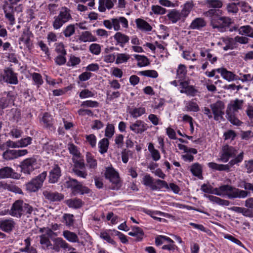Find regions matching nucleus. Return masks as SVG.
<instances>
[{
  "label": "nucleus",
  "instance_id": "1a4fd4ad",
  "mask_svg": "<svg viewBox=\"0 0 253 253\" xmlns=\"http://www.w3.org/2000/svg\"><path fill=\"white\" fill-rule=\"evenodd\" d=\"M210 107L215 121H218L223 119L225 105L222 101L217 100L215 102L211 104Z\"/></svg>",
  "mask_w": 253,
  "mask_h": 253
},
{
  "label": "nucleus",
  "instance_id": "473e14b6",
  "mask_svg": "<svg viewBox=\"0 0 253 253\" xmlns=\"http://www.w3.org/2000/svg\"><path fill=\"white\" fill-rule=\"evenodd\" d=\"M239 34L253 38V28L250 25L243 26L238 29Z\"/></svg>",
  "mask_w": 253,
  "mask_h": 253
},
{
  "label": "nucleus",
  "instance_id": "2eb2a0df",
  "mask_svg": "<svg viewBox=\"0 0 253 253\" xmlns=\"http://www.w3.org/2000/svg\"><path fill=\"white\" fill-rule=\"evenodd\" d=\"M129 128L134 133H142L148 128L147 125L141 120H137L129 126Z\"/></svg>",
  "mask_w": 253,
  "mask_h": 253
},
{
  "label": "nucleus",
  "instance_id": "0e129e2a",
  "mask_svg": "<svg viewBox=\"0 0 253 253\" xmlns=\"http://www.w3.org/2000/svg\"><path fill=\"white\" fill-rule=\"evenodd\" d=\"M65 55H58L54 59L55 63L59 66L65 64L66 62Z\"/></svg>",
  "mask_w": 253,
  "mask_h": 253
},
{
  "label": "nucleus",
  "instance_id": "ddd939ff",
  "mask_svg": "<svg viewBox=\"0 0 253 253\" xmlns=\"http://www.w3.org/2000/svg\"><path fill=\"white\" fill-rule=\"evenodd\" d=\"M3 80L10 84H17L18 83L17 74L9 67L5 68L4 70Z\"/></svg>",
  "mask_w": 253,
  "mask_h": 253
},
{
  "label": "nucleus",
  "instance_id": "de8ad7c7",
  "mask_svg": "<svg viewBox=\"0 0 253 253\" xmlns=\"http://www.w3.org/2000/svg\"><path fill=\"white\" fill-rule=\"evenodd\" d=\"M138 74L153 78H156L158 76V73L155 70H145L140 71L138 73Z\"/></svg>",
  "mask_w": 253,
  "mask_h": 253
},
{
  "label": "nucleus",
  "instance_id": "b1692460",
  "mask_svg": "<svg viewBox=\"0 0 253 253\" xmlns=\"http://www.w3.org/2000/svg\"><path fill=\"white\" fill-rule=\"evenodd\" d=\"M206 25V22L204 18H196L192 21L189 27L191 29L200 30L205 27Z\"/></svg>",
  "mask_w": 253,
  "mask_h": 253
},
{
  "label": "nucleus",
  "instance_id": "49530a36",
  "mask_svg": "<svg viewBox=\"0 0 253 253\" xmlns=\"http://www.w3.org/2000/svg\"><path fill=\"white\" fill-rule=\"evenodd\" d=\"M89 50L92 54L97 55L101 52V46L98 43H92L89 46Z\"/></svg>",
  "mask_w": 253,
  "mask_h": 253
},
{
  "label": "nucleus",
  "instance_id": "6e6d98bb",
  "mask_svg": "<svg viewBox=\"0 0 253 253\" xmlns=\"http://www.w3.org/2000/svg\"><path fill=\"white\" fill-rule=\"evenodd\" d=\"M236 136L235 131L232 129L227 130L223 134L224 140L231 139V140H233Z\"/></svg>",
  "mask_w": 253,
  "mask_h": 253
},
{
  "label": "nucleus",
  "instance_id": "774afa93",
  "mask_svg": "<svg viewBox=\"0 0 253 253\" xmlns=\"http://www.w3.org/2000/svg\"><path fill=\"white\" fill-rule=\"evenodd\" d=\"M94 94L90 90L87 89H83L80 93L79 96L81 98H85L89 97H93Z\"/></svg>",
  "mask_w": 253,
  "mask_h": 253
},
{
  "label": "nucleus",
  "instance_id": "58836bf2",
  "mask_svg": "<svg viewBox=\"0 0 253 253\" xmlns=\"http://www.w3.org/2000/svg\"><path fill=\"white\" fill-rule=\"evenodd\" d=\"M134 57L138 61L137 65L139 67H144L149 64L148 59L145 56L136 54Z\"/></svg>",
  "mask_w": 253,
  "mask_h": 253
},
{
  "label": "nucleus",
  "instance_id": "cd10ccee",
  "mask_svg": "<svg viewBox=\"0 0 253 253\" xmlns=\"http://www.w3.org/2000/svg\"><path fill=\"white\" fill-rule=\"evenodd\" d=\"M114 38L122 47H124V45L127 43L129 40L128 36L121 32L116 33L114 36Z\"/></svg>",
  "mask_w": 253,
  "mask_h": 253
},
{
  "label": "nucleus",
  "instance_id": "dca6fc26",
  "mask_svg": "<svg viewBox=\"0 0 253 253\" xmlns=\"http://www.w3.org/2000/svg\"><path fill=\"white\" fill-rule=\"evenodd\" d=\"M168 19L172 23H176L177 21L181 20L184 22L185 18L181 13V11L173 9L171 10L167 14Z\"/></svg>",
  "mask_w": 253,
  "mask_h": 253
},
{
  "label": "nucleus",
  "instance_id": "a19ab883",
  "mask_svg": "<svg viewBox=\"0 0 253 253\" xmlns=\"http://www.w3.org/2000/svg\"><path fill=\"white\" fill-rule=\"evenodd\" d=\"M2 158L6 161H9L16 159L15 150L8 149L2 154Z\"/></svg>",
  "mask_w": 253,
  "mask_h": 253
},
{
  "label": "nucleus",
  "instance_id": "ea45409f",
  "mask_svg": "<svg viewBox=\"0 0 253 253\" xmlns=\"http://www.w3.org/2000/svg\"><path fill=\"white\" fill-rule=\"evenodd\" d=\"M42 121L44 126L49 128L52 126L53 119L52 116L48 113H45L42 118Z\"/></svg>",
  "mask_w": 253,
  "mask_h": 253
},
{
  "label": "nucleus",
  "instance_id": "aec40b11",
  "mask_svg": "<svg viewBox=\"0 0 253 253\" xmlns=\"http://www.w3.org/2000/svg\"><path fill=\"white\" fill-rule=\"evenodd\" d=\"M15 223L12 219H7L0 220V229L2 231L9 233L14 228Z\"/></svg>",
  "mask_w": 253,
  "mask_h": 253
},
{
  "label": "nucleus",
  "instance_id": "f257e3e1",
  "mask_svg": "<svg viewBox=\"0 0 253 253\" xmlns=\"http://www.w3.org/2000/svg\"><path fill=\"white\" fill-rule=\"evenodd\" d=\"M206 17H209L210 24L213 29H217L220 32H224L232 23L229 17L222 16V11L220 9H210L204 13Z\"/></svg>",
  "mask_w": 253,
  "mask_h": 253
},
{
  "label": "nucleus",
  "instance_id": "c03bdc74",
  "mask_svg": "<svg viewBox=\"0 0 253 253\" xmlns=\"http://www.w3.org/2000/svg\"><path fill=\"white\" fill-rule=\"evenodd\" d=\"M186 73L187 70L186 67L182 64L179 65L177 70V76L178 78L181 80H183Z\"/></svg>",
  "mask_w": 253,
  "mask_h": 253
},
{
  "label": "nucleus",
  "instance_id": "13d9d810",
  "mask_svg": "<svg viewBox=\"0 0 253 253\" xmlns=\"http://www.w3.org/2000/svg\"><path fill=\"white\" fill-rule=\"evenodd\" d=\"M143 183L144 185L150 187L152 190V186L154 185L153 179L150 175H146L143 178Z\"/></svg>",
  "mask_w": 253,
  "mask_h": 253
},
{
  "label": "nucleus",
  "instance_id": "4c0bfd02",
  "mask_svg": "<svg viewBox=\"0 0 253 253\" xmlns=\"http://www.w3.org/2000/svg\"><path fill=\"white\" fill-rule=\"evenodd\" d=\"M86 159L87 165L90 169H94L96 168L97 161L93 158L90 153H86Z\"/></svg>",
  "mask_w": 253,
  "mask_h": 253
},
{
  "label": "nucleus",
  "instance_id": "7c9ffc66",
  "mask_svg": "<svg viewBox=\"0 0 253 253\" xmlns=\"http://www.w3.org/2000/svg\"><path fill=\"white\" fill-rule=\"evenodd\" d=\"M79 40L83 42H95L97 41L96 38L93 36L89 31L83 32L79 36Z\"/></svg>",
  "mask_w": 253,
  "mask_h": 253
},
{
  "label": "nucleus",
  "instance_id": "8fccbe9b",
  "mask_svg": "<svg viewBox=\"0 0 253 253\" xmlns=\"http://www.w3.org/2000/svg\"><path fill=\"white\" fill-rule=\"evenodd\" d=\"M180 92L182 93H185L187 95L194 96L198 92L197 90L195 89L193 86L189 85L186 90L181 89Z\"/></svg>",
  "mask_w": 253,
  "mask_h": 253
},
{
  "label": "nucleus",
  "instance_id": "69168bd1",
  "mask_svg": "<svg viewBox=\"0 0 253 253\" xmlns=\"http://www.w3.org/2000/svg\"><path fill=\"white\" fill-rule=\"evenodd\" d=\"M187 110L190 111L198 112L200 108L198 104L194 102H189L187 106Z\"/></svg>",
  "mask_w": 253,
  "mask_h": 253
},
{
  "label": "nucleus",
  "instance_id": "0eeeda50",
  "mask_svg": "<svg viewBox=\"0 0 253 253\" xmlns=\"http://www.w3.org/2000/svg\"><path fill=\"white\" fill-rule=\"evenodd\" d=\"M47 175L46 171H43L32 178L26 184V189L29 192H36L40 189Z\"/></svg>",
  "mask_w": 253,
  "mask_h": 253
},
{
  "label": "nucleus",
  "instance_id": "412c9836",
  "mask_svg": "<svg viewBox=\"0 0 253 253\" xmlns=\"http://www.w3.org/2000/svg\"><path fill=\"white\" fill-rule=\"evenodd\" d=\"M116 1V0H99L98 10L104 12L106 8L110 9L113 7L114 3Z\"/></svg>",
  "mask_w": 253,
  "mask_h": 253
},
{
  "label": "nucleus",
  "instance_id": "5fc2aeb1",
  "mask_svg": "<svg viewBox=\"0 0 253 253\" xmlns=\"http://www.w3.org/2000/svg\"><path fill=\"white\" fill-rule=\"evenodd\" d=\"M129 58L128 54L125 53L118 54L116 59V63L120 64L126 62Z\"/></svg>",
  "mask_w": 253,
  "mask_h": 253
},
{
  "label": "nucleus",
  "instance_id": "20e7f679",
  "mask_svg": "<svg viewBox=\"0 0 253 253\" xmlns=\"http://www.w3.org/2000/svg\"><path fill=\"white\" fill-rule=\"evenodd\" d=\"M220 189L223 192V196H227L229 199L245 198L250 195L249 191L239 189L229 185H223Z\"/></svg>",
  "mask_w": 253,
  "mask_h": 253
},
{
  "label": "nucleus",
  "instance_id": "052dcab7",
  "mask_svg": "<svg viewBox=\"0 0 253 253\" xmlns=\"http://www.w3.org/2000/svg\"><path fill=\"white\" fill-rule=\"evenodd\" d=\"M32 79L35 84H37L38 86L41 85L43 83L42 76L39 73H34L32 75Z\"/></svg>",
  "mask_w": 253,
  "mask_h": 253
},
{
  "label": "nucleus",
  "instance_id": "bb28decb",
  "mask_svg": "<svg viewBox=\"0 0 253 253\" xmlns=\"http://www.w3.org/2000/svg\"><path fill=\"white\" fill-rule=\"evenodd\" d=\"M204 196L208 198L211 202L213 203H216L220 206H229L230 205V201L224 199H222L219 197L205 194Z\"/></svg>",
  "mask_w": 253,
  "mask_h": 253
},
{
  "label": "nucleus",
  "instance_id": "79ce46f5",
  "mask_svg": "<svg viewBox=\"0 0 253 253\" xmlns=\"http://www.w3.org/2000/svg\"><path fill=\"white\" fill-rule=\"evenodd\" d=\"M155 183V184H154V185L152 186V190H156L163 188H166L167 189H169V185L165 181L157 179Z\"/></svg>",
  "mask_w": 253,
  "mask_h": 253
},
{
  "label": "nucleus",
  "instance_id": "bf43d9fd",
  "mask_svg": "<svg viewBox=\"0 0 253 253\" xmlns=\"http://www.w3.org/2000/svg\"><path fill=\"white\" fill-rule=\"evenodd\" d=\"M81 105L82 107L94 108L97 107L99 106V103L96 101L86 100L83 102Z\"/></svg>",
  "mask_w": 253,
  "mask_h": 253
},
{
  "label": "nucleus",
  "instance_id": "864d4df0",
  "mask_svg": "<svg viewBox=\"0 0 253 253\" xmlns=\"http://www.w3.org/2000/svg\"><path fill=\"white\" fill-rule=\"evenodd\" d=\"M234 41L241 44H247L249 42V39L246 37L236 36L234 39H230V42Z\"/></svg>",
  "mask_w": 253,
  "mask_h": 253
},
{
  "label": "nucleus",
  "instance_id": "338daca9",
  "mask_svg": "<svg viewBox=\"0 0 253 253\" xmlns=\"http://www.w3.org/2000/svg\"><path fill=\"white\" fill-rule=\"evenodd\" d=\"M90 192V190L86 186H83L80 182L77 189V194L80 193L81 195L84 194H88Z\"/></svg>",
  "mask_w": 253,
  "mask_h": 253
},
{
  "label": "nucleus",
  "instance_id": "5701e85b",
  "mask_svg": "<svg viewBox=\"0 0 253 253\" xmlns=\"http://www.w3.org/2000/svg\"><path fill=\"white\" fill-rule=\"evenodd\" d=\"M0 188L15 193L20 194H23L22 190L18 186L13 184L7 183L4 182H0Z\"/></svg>",
  "mask_w": 253,
  "mask_h": 253
},
{
  "label": "nucleus",
  "instance_id": "6e6552de",
  "mask_svg": "<svg viewBox=\"0 0 253 253\" xmlns=\"http://www.w3.org/2000/svg\"><path fill=\"white\" fill-rule=\"evenodd\" d=\"M105 177L108 179L112 183L110 189L112 190H118L122 186L119 173L113 169L108 168L105 173Z\"/></svg>",
  "mask_w": 253,
  "mask_h": 253
},
{
  "label": "nucleus",
  "instance_id": "9b49d317",
  "mask_svg": "<svg viewBox=\"0 0 253 253\" xmlns=\"http://www.w3.org/2000/svg\"><path fill=\"white\" fill-rule=\"evenodd\" d=\"M36 164V160L34 158H30L24 160L20 165L21 172L30 174L34 170V166Z\"/></svg>",
  "mask_w": 253,
  "mask_h": 253
},
{
  "label": "nucleus",
  "instance_id": "f3484780",
  "mask_svg": "<svg viewBox=\"0 0 253 253\" xmlns=\"http://www.w3.org/2000/svg\"><path fill=\"white\" fill-rule=\"evenodd\" d=\"M216 71L221 74V76L224 80L228 82H232L238 80V76H237L231 71H228L226 68H218L216 69Z\"/></svg>",
  "mask_w": 253,
  "mask_h": 253
},
{
  "label": "nucleus",
  "instance_id": "a211bd4d",
  "mask_svg": "<svg viewBox=\"0 0 253 253\" xmlns=\"http://www.w3.org/2000/svg\"><path fill=\"white\" fill-rule=\"evenodd\" d=\"M53 242L51 250L54 252H59L61 248L64 250L71 248L70 246L61 238H56Z\"/></svg>",
  "mask_w": 253,
  "mask_h": 253
},
{
  "label": "nucleus",
  "instance_id": "6ab92c4d",
  "mask_svg": "<svg viewBox=\"0 0 253 253\" xmlns=\"http://www.w3.org/2000/svg\"><path fill=\"white\" fill-rule=\"evenodd\" d=\"M42 194L44 198L51 202L60 201L64 198V195L57 192H51L48 190H44Z\"/></svg>",
  "mask_w": 253,
  "mask_h": 253
},
{
  "label": "nucleus",
  "instance_id": "c9c22d12",
  "mask_svg": "<svg viewBox=\"0 0 253 253\" xmlns=\"http://www.w3.org/2000/svg\"><path fill=\"white\" fill-rule=\"evenodd\" d=\"M207 6L212 9H219L223 5L222 1L220 0H205Z\"/></svg>",
  "mask_w": 253,
  "mask_h": 253
},
{
  "label": "nucleus",
  "instance_id": "09e8293b",
  "mask_svg": "<svg viewBox=\"0 0 253 253\" xmlns=\"http://www.w3.org/2000/svg\"><path fill=\"white\" fill-rule=\"evenodd\" d=\"M55 51L59 55H66L67 52L65 49V46L62 42L57 43L55 44Z\"/></svg>",
  "mask_w": 253,
  "mask_h": 253
},
{
  "label": "nucleus",
  "instance_id": "72a5a7b5",
  "mask_svg": "<svg viewBox=\"0 0 253 253\" xmlns=\"http://www.w3.org/2000/svg\"><path fill=\"white\" fill-rule=\"evenodd\" d=\"M190 171L192 174L198 177L199 178H202V166L198 163H195L193 164L191 167Z\"/></svg>",
  "mask_w": 253,
  "mask_h": 253
},
{
  "label": "nucleus",
  "instance_id": "393cba45",
  "mask_svg": "<svg viewBox=\"0 0 253 253\" xmlns=\"http://www.w3.org/2000/svg\"><path fill=\"white\" fill-rule=\"evenodd\" d=\"M40 243L42 245V249L44 250L51 249L52 244L50 241L49 238L46 236V235L42 234L39 236Z\"/></svg>",
  "mask_w": 253,
  "mask_h": 253
},
{
  "label": "nucleus",
  "instance_id": "37998d69",
  "mask_svg": "<svg viewBox=\"0 0 253 253\" xmlns=\"http://www.w3.org/2000/svg\"><path fill=\"white\" fill-rule=\"evenodd\" d=\"M63 34L65 37L69 38L74 35L75 33V27L73 24L67 26L63 31Z\"/></svg>",
  "mask_w": 253,
  "mask_h": 253
},
{
  "label": "nucleus",
  "instance_id": "a18cd8bd",
  "mask_svg": "<svg viewBox=\"0 0 253 253\" xmlns=\"http://www.w3.org/2000/svg\"><path fill=\"white\" fill-rule=\"evenodd\" d=\"M145 109L143 107L135 108L133 109L130 112L131 115L134 118H137L142 115L145 114Z\"/></svg>",
  "mask_w": 253,
  "mask_h": 253
},
{
  "label": "nucleus",
  "instance_id": "a878e982",
  "mask_svg": "<svg viewBox=\"0 0 253 253\" xmlns=\"http://www.w3.org/2000/svg\"><path fill=\"white\" fill-rule=\"evenodd\" d=\"M128 235L135 237V241H140L143 239L144 232L140 227L134 226L132 228V231L129 232Z\"/></svg>",
  "mask_w": 253,
  "mask_h": 253
},
{
  "label": "nucleus",
  "instance_id": "39448f33",
  "mask_svg": "<svg viewBox=\"0 0 253 253\" xmlns=\"http://www.w3.org/2000/svg\"><path fill=\"white\" fill-rule=\"evenodd\" d=\"M244 153L242 151L234 159H231L227 164H218L213 162L208 163V166L210 168L219 171H230V168L235 165H238L244 159Z\"/></svg>",
  "mask_w": 253,
  "mask_h": 253
},
{
  "label": "nucleus",
  "instance_id": "f704fd0d",
  "mask_svg": "<svg viewBox=\"0 0 253 253\" xmlns=\"http://www.w3.org/2000/svg\"><path fill=\"white\" fill-rule=\"evenodd\" d=\"M194 5L193 1L192 0L187 1L184 3L181 12L185 18L192 10Z\"/></svg>",
  "mask_w": 253,
  "mask_h": 253
},
{
  "label": "nucleus",
  "instance_id": "f8f14e48",
  "mask_svg": "<svg viewBox=\"0 0 253 253\" xmlns=\"http://www.w3.org/2000/svg\"><path fill=\"white\" fill-rule=\"evenodd\" d=\"M61 176V170L60 167L57 165H54L49 172L48 182L54 184L57 183Z\"/></svg>",
  "mask_w": 253,
  "mask_h": 253
},
{
  "label": "nucleus",
  "instance_id": "2f4dec72",
  "mask_svg": "<svg viewBox=\"0 0 253 253\" xmlns=\"http://www.w3.org/2000/svg\"><path fill=\"white\" fill-rule=\"evenodd\" d=\"M66 204L69 208L77 209L81 208L84 204V202L81 199L76 198L67 200Z\"/></svg>",
  "mask_w": 253,
  "mask_h": 253
},
{
  "label": "nucleus",
  "instance_id": "680f3d73",
  "mask_svg": "<svg viewBox=\"0 0 253 253\" xmlns=\"http://www.w3.org/2000/svg\"><path fill=\"white\" fill-rule=\"evenodd\" d=\"M152 10L156 14H164L166 12V9L159 5H153Z\"/></svg>",
  "mask_w": 253,
  "mask_h": 253
},
{
  "label": "nucleus",
  "instance_id": "603ef678",
  "mask_svg": "<svg viewBox=\"0 0 253 253\" xmlns=\"http://www.w3.org/2000/svg\"><path fill=\"white\" fill-rule=\"evenodd\" d=\"M74 215L71 214L65 213L63 215V219L67 226H72L74 224Z\"/></svg>",
  "mask_w": 253,
  "mask_h": 253
},
{
  "label": "nucleus",
  "instance_id": "4be33fe9",
  "mask_svg": "<svg viewBox=\"0 0 253 253\" xmlns=\"http://www.w3.org/2000/svg\"><path fill=\"white\" fill-rule=\"evenodd\" d=\"M80 183V182L77 179L69 177L68 180L65 182V186L66 188L71 189L73 195H76Z\"/></svg>",
  "mask_w": 253,
  "mask_h": 253
},
{
  "label": "nucleus",
  "instance_id": "c85d7f7f",
  "mask_svg": "<svg viewBox=\"0 0 253 253\" xmlns=\"http://www.w3.org/2000/svg\"><path fill=\"white\" fill-rule=\"evenodd\" d=\"M135 22L137 27L141 31H151L152 29L150 25L142 19L138 18L136 19Z\"/></svg>",
  "mask_w": 253,
  "mask_h": 253
},
{
  "label": "nucleus",
  "instance_id": "423d86ee",
  "mask_svg": "<svg viewBox=\"0 0 253 253\" xmlns=\"http://www.w3.org/2000/svg\"><path fill=\"white\" fill-rule=\"evenodd\" d=\"M71 19L72 16L70 10L66 7H62L59 14L54 17L53 27L55 30H58Z\"/></svg>",
  "mask_w": 253,
  "mask_h": 253
},
{
  "label": "nucleus",
  "instance_id": "f03ea898",
  "mask_svg": "<svg viewBox=\"0 0 253 253\" xmlns=\"http://www.w3.org/2000/svg\"><path fill=\"white\" fill-rule=\"evenodd\" d=\"M243 104V100L236 99L227 106L226 117L233 125L240 126L242 124V122L236 117V113L238 112L239 110L242 109Z\"/></svg>",
  "mask_w": 253,
  "mask_h": 253
},
{
  "label": "nucleus",
  "instance_id": "4d7b16f0",
  "mask_svg": "<svg viewBox=\"0 0 253 253\" xmlns=\"http://www.w3.org/2000/svg\"><path fill=\"white\" fill-rule=\"evenodd\" d=\"M68 150L70 154L76 157H80V153L77 149V147L73 143H70L68 144Z\"/></svg>",
  "mask_w": 253,
  "mask_h": 253
},
{
  "label": "nucleus",
  "instance_id": "4468645a",
  "mask_svg": "<svg viewBox=\"0 0 253 253\" xmlns=\"http://www.w3.org/2000/svg\"><path fill=\"white\" fill-rule=\"evenodd\" d=\"M12 178L14 179H18L20 177V175L16 172H14L13 169L10 167H5L0 169V178Z\"/></svg>",
  "mask_w": 253,
  "mask_h": 253
},
{
  "label": "nucleus",
  "instance_id": "c756f323",
  "mask_svg": "<svg viewBox=\"0 0 253 253\" xmlns=\"http://www.w3.org/2000/svg\"><path fill=\"white\" fill-rule=\"evenodd\" d=\"M63 236L70 242L78 243L79 241L78 236L74 232L68 230H65L63 232Z\"/></svg>",
  "mask_w": 253,
  "mask_h": 253
},
{
  "label": "nucleus",
  "instance_id": "3c124183",
  "mask_svg": "<svg viewBox=\"0 0 253 253\" xmlns=\"http://www.w3.org/2000/svg\"><path fill=\"white\" fill-rule=\"evenodd\" d=\"M32 138L28 136L18 140L19 147H24L30 145L32 143Z\"/></svg>",
  "mask_w": 253,
  "mask_h": 253
},
{
  "label": "nucleus",
  "instance_id": "9d476101",
  "mask_svg": "<svg viewBox=\"0 0 253 253\" xmlns=\"http://www.w3.org/2000/svg\"><path fill=\"white\" fill-rule=\"evenodd\" d=\"M237 150L235 147L227 144L223 145L222 147L218 160L223 163H226L230 158H236L237 156Z\"/></svg>",
  "mask_w": 253,
  "mask_h": 253
},
{
  "label": "nucleus",
  "instance_id": "e433bc0d",
  "mask_svg": "<svg viewBox=\"0 0 253 253\" xmlns=\"http://www.w3.org/2000/svg\"><path fill=\"white\" fill-rule=\"evenodd\" d=\"M99 152L104 154L107 151L109 146V140L107 138H104L101 139L98 143Z\"/></svg>",
  "mask_w": 253,
  "mask_h": 253
},
{
  "label": "nucleus",
  "instance_id": "e2e57ef3",
  "mask_svg": "<svg viewBox=\"0 0 253 253\" xmlns=\"http://www.w3.org/2000/svg\"><path fill=\"white\" fill-rule=\"evenodd\" d=\"M114 133V126L112 124H108L105 129V136L108 138H111Z\"/></svg>",
  "mask_w": 253,
  "mask_h": 253
},
{
  "label": "nucleus",
  "instance_id": "7ed1b4c3",
  "mask_svg": "<svg viewBox=\"0 0 253 253\" xmlns=\"http://www.w3.org/2000/svg\"><path fill=\"white\" fill-rule=\"evenodd\" d=\"M33 211L34 208L32 206L24 203L23 200H18L12 204L9 214L18 218L22 216L29 217Z\"/></svg>",
  "mask_w": 253,
  "mask_h": 253
}]
</instances>
